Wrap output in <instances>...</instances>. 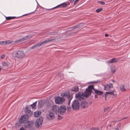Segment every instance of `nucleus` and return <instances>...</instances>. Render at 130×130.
I'll return each instance as SVG.
<instances>
[{
  "instance_id": "nucleus-5",
  "label": "nucleus",
  "mask_w": 130,
  "mask_h": 130,
  "mask_svg": "<svg viewBox=\"0 0 130 130\" xmlns=\"http://www.w3.org/2000/svg\"><path fill=\"white\" fill-rule=\"evenodd\" d=\"M79 101L78 100H75L73 102L72 107L73 110H76L79 108Z\"/></svg>"
},
{
  "instance_id": "nucleus-29",
  "label": "nucleus",
  "mask_w": 130,
  "mask_h": 130,
  "mask_svg": "<svg viewBox=\"0 0 130 130\" xmlns=\"http://www.w3.org/2000/svg\"><path fill=\"white\" fill-rule=\"evenodd\" d=\"M102 10L103 9L102 8H99L96 10V12L97 13H99L102 11Z\"/></svg>"
},
{
  "instance_id": "nucleus-21",
  "label": "nucleus",
  "mask_w": 130,
  "mask_h": 130,
  "mask_svg": "<svg viewBox=\"0 0 130 130\" xmlns=\"http://www.w3.org/2000/svg\"><path fill=\"white\" fill-rule=\"evenodd\" d=\"M120 88L121 91L123 92H124L126 91V89L125 88L124 86L123 85H121L120 86Z\"/></svg>"
},
{
  "instance_id": "nucleus-35",
  "label": "nucleus",
  "mask_w": 130,
  "mask_h": 130,
  "mask_svg": "<svg viewBox=\"0 0 130 130\" xmlns=\"http://www.w3.org/2000/svg\"><path fill=\"white\" fill-rule=\"evenodd\" d=\"M90 130H99V129L97 128H93Z\"/></svg>"
},
{
  "instance_id": "nucleus-9",
  "label": "nucleus",
  "mask_w": 130,
  "mask_h": 130,
  "mask_svg": "<svg viewBox=\"0 0 130 130\" xmlns=\"http://www.w3.org/2000/svg\"><path fill=\"white\" fill-rule=\"evenodd\" d=\"M68 6V5L67 3H63L62 4H61L59 5H58L57 6L54 7L50 9H46L48 10H52L55 9L56 8H58V7H60L61 8H64L65 7H67Z\"/></svg>"
},
{
  "instance_id": "nucleus-24",
  "label": "nucleus",
  "mask_w": 130,
  "mask_h": 130,
  "mask_svg": "<svg viewBox=\"0 0 130 130\" xmlns=\"http://www.w3.org/2000/svg\"><path fill=\"white\" fill-rule=\"evenodd\" d=\"M21 122H20L19 121V122L16 123L15 124L16 127L17 128H18L20 126H21Z\"/></svg>"
},
{
  "instance_id": "nucleus-3",
  "label": "nucleus",
  "mask_w": 130,
  "mask_h": 130,
  "mask_svg": "<svg viewBox=\"0 0 130 130\" xmlns=\"http://www.w3.org/2000/svg\"><path fill=\"white\" fill-rule=\"evenodd\" d=\"M13 55L14 57L21 59L23 58L25 56L24 53L23 52L19 51L13 53Z\"/></svg>"
},
{
  "instance_id": "nucleus-33",
  "label": "nucleus",
  "mask_w": 130,
  "mask_h": 130,
  "mask_svg": "<svg viewBox=\"0 0 130 130\" xmlns=\"http://www.w3.org/2000/svg\"><path fill=\"white\" fill-rule=\"evenodd\" d=\"M37 48V47L36 45H34L32 46L31 47V48L32 49H34Z\"/></svg>"
},
{
  "instance_id": "nucleus-8",
  "label": "nucleus",
  "mask_w": 130,
  "mask_h": 130,
  "mask_svg": "<svg viewBox=\"0 0 130 130\" xmlns=\"http://www.w3.org/2000/svg\"><path fill=\"white\" fill-rule=\"evenodd\" d=\"M28 115L22 116L19 120L20 122L23 123L28 122Z\"/></svg>"
},
{
  "instance_id": "nucleus-4",
  "label": "nucleus",
  "mask_w": 130,
  "mask_h": 130,
  "mask_svg": "<svg viewBox=\"0 0 130 130\" xmlns=\"http://www.w3.org/2000/svg\"><path fill=\"white\" fill-rule=\"evenodd\" d=\"M43 118L40 117L39 119H37L35 121V124L36 128H41L42 126L43 123Z\"/></svg>"
},
{
  "instance_id": "nucleus-12",
  "label": "nucleus",
  "mask_w": 130,
  "mask_h": 130,
  "mask_svg": "<svg viewBox=\"0 0 130 130\" xmlns=\"http://www.w3.org/2000/svg\"><path fill=\"white\" fill-rule=\"evenodd\" d=\"M55 117L54 113L53 112H50L48 115L47 116V118L50 120H52L54 119Z\"/></svg>"
},
{
  "instance_id": "nucleus-17",
  "label": "nucleus",
  "mask_w": 130,
  "mask_h": 130,
  "mask_svg": "<svg viewBox=\"0 0 130 130\" xmlns=\"http://www.w3.org/2000/svg\"><path fill=\"white\" fill-rule=\"evenodd\" d=\"M118 61V59L116 58H114L112 59L111 60H110L109 61H108L107 62L108 63H113L114 62H116Z\"/></svg>"
},
{
  "instance_id": "nucleus-18",
  "label": "nucleus",
  "mask_w": 130,
  "mask_h": 130,
  "mask_svg": "<svg viewBox=\"0 0 130 130\" xmlns=\"http://www.w3.org/2000/svg\"><path fill=\"white\" fill-rule=\"evenodd\" d=\"M41 112L40 111H36L34 112V115L35 117H38L41 114Z\"/></svg>"
},
{
  "instance_id": "nucleus-48",
  "label": "nucleus",
  "mask_w": 130,
  "mask_h": 130,
  "mask_svg": "<svg viewBox=\"0 0 130 130\" xmlns=\"http://www.w3.org/2000/svg\"><path fill=\"white\" fill-rule=\"evenodd\" d=\"M112 81L113 82H115V81L114 80H112Z\"/></svg>"
},
{
  "instance_id": "nucleus-28",
  "label": "nucleus",
  "mask_w": 130,
  "mask_h": 130,
  "mask_svg": "<svg viewBox=\"0 0 130 130\" xmlns=\"http://www.w3.org/2000/svg\"><path fill=\"white\" fill-rule=\"evenodd\" d=\"M2 64L3 66L7 67L8 66V64L7 62H3L2 63Z\"/></svg>"
},
{
  "instance_id": "nucleus-53",
  "label": "nucleus",
  "mask_w": 130,
  "mask_h": 130,
  "mask_svg": "<svg viewBox=\"0 0 130 130\" xmlns=\"http://www.w3.org/2000/svg\"><path fill=\"white\" fill-rule=\"evenodd\" d=\"M78 32V31H77V32H75V33H76V32Z\"/></svg>"
},
{
  "instance_id": "nucleus-10",
  "label": "nucleus",
  "mask_w": 130,
  "mask_h": 130,
  "mask_svg": "<svg viewBox=\"0 0 130 130\" xmlns=\"http://www.w3.org/2000/svg\"><path fill=\"white\" fill-rule=\"evenodd\" d=\"M103 86L104 87V90H108L110 88H112L113 87L112 84L110 83L109 84H107L106 85H103Z\"/></svg>"
},
{
  "instance_id": "nucleus-52",
  "label": "nucleus",
  "mask_w": 130,
  "mask_h": 130,
  "mask_svg": "<svg viewBox=\"0 0 130 130\" xmlns=\"http://www.w3.org/2000/svg\"><path fill=\"white\" fill-rule=\"evenodd\" d=\"M113 122H116V121H113Z\"/></svg>"
},
{
  "instance_id": "nucleus-11",
  "label": "nucleus",
  "mask_w": 130,
  "mask_h": 130,
  "mask_svg": "<svg viewBox=\"0 0 130 130\" xmlns=\"http://www.w3.org/2000/svg\"><path fill=\"white\" fill-rule=\"evenodd\" d=\"M29 37V36L27 35V36L24 37L22 39L15 41V42H16V43H19L23 42L25 40L27 39Z\"/></svg>"
},
{
  "instance_id": "nucleus-15",
  "label": "nucleus",
  "mask_w": 130,
  "mask_h": 130,
  "mask_svg": "<svg viewBox=\"0 0 130 130\" xmlns=\"http://www.w3.org/2000/svg\"><path fill=\"white\" fill-rule=\"evenodd\" d=\"M59 107L57 105H55L52 107V110L53 111L56 113H58Z\"/></svg>"
},
{
  "instance_id": "nucleus-13",
  "label": "nucleus",
  "mask_w": 130,
  "mask_h": 130,
  "mask_svg": "<svg viewBox=\"0 0 130 130\" xmlns=\"http://www.w3.org/2000/svg\"><path fill=\"white\" fill-rule=\"evenodd\" d=\"M29 14V13H28L23 15L21 17H6V19L7 20H11L14 19H18L22 17H23L26 15H27Z\"/></svg>"
},
{
  "instance_id": "nucleus-50",
  "label": "nucleus",
  "mask_w": 130,
  "mask_h": 130,
  "mask_svg": "<svg viewBox=\"0 0 130 130\" xmlns=\"http://www.w3.org/2000/svg\"><path fill=\"white\" fill-rule=\"evenodd\" d=\"M106 109H105L104 110V111H105V110H106Z\"/></svg>"
},
{
  "instance_id": "nucleus-39",
  "label": "nucleus",
  "mask_w": 130,
  "mask_h": 130,
  "mask_svg": "<svg viewBox=\"0 0 130 130\" xmlns=\"http://www.w3.org/2000/svg\"><path fill=\"white\" fill-rule=\"evenodd\" d=\"M72 28V29H74L76 28H78L77 26V25L73 27Z\"/></svg>"
},
{
  "instance_id": "nucleus-7",
  "label": "nucleus",
  "mask_w": 130,
  "mask_h": 130,
  "mask_svg": "<svg viewBox=\"0 0 130 130\" xmlns=\"http://www.w3.org/2000/svg\"><path fill=\"white\" fill-rule=\"evenodd\" d=\"M66 110L65 106L64 105L61 106L59 107L58 113L61 115H63L65 113Z\"/></svg>"
},
{
  "instance_id": "nucleus-36",
  "label": "nucleus",
  "mask_w": 130,
  "mask_h": 130,
  "mask_svg": "<svg viewBox=\"0 0 130 130\" xmlns=\"http://www.w3.org/2000/svg\"><path fill=\"white\" fill-rule=\"evenodd\" d=\"M5 54H3L1 56V59H3L5 57Z\"/></svg>"
},
{
  "instance_id": "nucleus-23",
  "label": "nucleus",
  "mask_w": 130,
  "mask_h": 130,
  "mask_svg": "<svg viewBox=\"0 0 130 130\" xmlns=\"http://www.w3.org/2000/svg\"><path fill=\"white\" fill-rule=\"evenodd\" d=\"M43 105V103L41 101H39L38 102V106L39 107L41 108Z\"/></svg>"
},
{
  "instance_id": "nucleus-47",
  "label": "nucleus",
  "mask_w": 130,
  "mask_h": 130,
  "mask_svg": "<svg viewBox=\"0 0 130 130\" xmlns=\"http://www.w3.org/2000/svg\"><path fill=\"white\" fill-rule=\"evenodd\" d=\"M95 98H98L97 95L96 94L95 95Z\"/></svg>"
},
{
  "instance_id": "nucleus-16",
  "label": "nucleus",
  "mask_w": 130,
  "mask_h": 130,
  "mask_svg": "<svg viewBox=\"0 0 130 130\" xmlns=\"http://www.w3.org/2000/svg\"><path fill=\"white\" fill-rule=\"evenodd\" d=\"M88 106V103L86 101H83L82 102L80 105L81 108H84Z\"/></svg>"
},
{
  "instance_id": "nucleus-1",
  "label": "nucleus",
  "mask_w": 130,
  "mask_h": 130,
  "mask_svg": "<svg viewBox=\"0 0 130 130\" xmlns=\"http://www.w3.org/2000/svg\"><path fill=\"white\" fill-rule=\"evenodd\" d=\"M94 91L95 93L99 95H101L103 93V92L99 91L98 90L95 89L94 86L93 85L89 86L87 88L84 92H80L77 93L75 95V97L77 99L81 101L84 99H86L91 94L93 93L94 94L93 91L92 90Z\"/></svg>"
},
{
  "instance_id": "nucleus-41",
  "label": "nucleus",
  "mask_w": 130,
  "mask_h": 130,
  "mask_svg": "<svg viewBox=\"0 0 130 130\" xmlns=\"http://www.w3.org/2000/svg\"><path fill=\"white\" fill-rule=\"evenodd\" d=\"M62 118V117L60 116V115H58V119H59L60 120Z\"/></svg>"
},
{
  "instance_id": "nucleus-34",
  "label": "nucleus",
  "mask_w": 130,
  "mask_h": 130,
  "mask_svg": "<svg viewBox=\"0 0 130 130\" xmlns=\"http://www.w3.org/2000/svg\"><path fill=\"white\" fill-rule=\"evenodd\" d=\"M98 2V3H100L102 5H104L105 4V2H103L99 1Z\"/></svg>"
},
{
  "instance_id": "nucleus-26",
  "label": "nucleus",
  "mask_w": 130,
  "mask_h": 130,
  "mask_svg": "<svg viewBox=\"0 0 130 130\" xmlns=\"http://www.w3.org/2000/svg\"><path fill=\"white\" fill-rule=\"evenodd\" d=\"M37 103V101H36L35 103H33L32 104L30 105V106L32 107V109H34V107L36 106V105Z\"/></svg>"
},
{
  "instance_id": "nucleus-55",
  "label": "nucleus",
  "mask_w": 130,
  "mask_h": 130,
  "mask_svg": "<svg viewBox=\"0 0 130 130\" xmlns=\"http://www.w3.org/2000/svg\"><path fill=\"white\" fill-rule=\"evenodd\" d=\"M78 0L79 1V0Z\"/></svg>"
},
{
  "instance_id": "nucleus-42",
  "label": "nucleus",
  "mask_w": 130,
  "mask_h": 130,
  "mask_svg": "<svg viewBox=\"0 0 130 130\" xmlns=\"http://www.w3.org/2000/svg\"><path fill=\"white\" fill-rule=\"evenodd\" d=\"M35 41L34 40H31L30 41V43H35Z\"/></svg>"
},
{
  "instance_id": "nucleus-44",
  "label": "nucleus",
  "mask_w": 130,
  "mask_h": 130,
  "mask_svg": "<svg viewBox=\"0 0 130 130\" xmlns=\"http://www.w3.org/2000/svg\"><path fill=\"white\" fill-rule=\"evenodd\" d=\"M20 130H26L24 129L23 127H22L20 128Z\"/></svg>"
},
{
  "instance_id": "nucleus-30",
  "label": "nucleus",
  "mask_w": 130,
  "mask_h": 130,
  "mask_svg": "<svg viewBox=\"0 0 130 130\" xmlns=\"http://www.w3.org/2000/svg\"><path fill=\"white\" fill-rule=\"evenodd\" d=\"M0 45H5V41H0Z\"/></svg>"
},
{
  "instance_id": "nucleus-14",
  "label": "nucleus",
  "mask_w": 130,
  "mask_h": 130,
  "mask_svg": "<svg viewBox=\"0 0 130 130\" xmlns=\"http://www.w3.org/2000/svg\"><path fill=\"white\" fill-rule=\"evenodd\" d=\"M55 39H47L40 43L41 46L42 45L44 44L45 43H46L48 42H52L53 41H55Z\"/></svg>"
},
{
  "instance_id": "nucleus-31",
  "label": "nucleus",
  "mask_w": 130,
  "mask_h": 130,
  "mask_svg": "<svg viewBox=\"0 0 130 130\" xmlns=\"http://www.w3.org/2000/svg\"><path fill=\"white\" fill-rule=\"evenodd\" d=\"M83 24L82 23H79L78 25H77V28H79L83 26Z\"/></svg>"
},
{
  "instance_id": "nucleus-40",
  "label": "nucleus",
  "mask_w": 130,
  "mask_h": 130,
  "mask_svg": "<svg viewBox=\"0 0 130 130\" xmlns=\"http://www.w3.org/2000/svg\"><path fill=\"white\" fill-rule=\"evenodd\" d=\"M36 45L37 47H39L41 46V45H40V43H39L38 44H36Z\"/></svg>"
},
{
  "instance_id": "nucleus-19",
  "label": "nucleus",
  "mask_w": 130,
  "mask_h": 130,
  "mask_svg": "<svg viewBox=\"0 0 130 130\" xmlns=\"http://www.w3.org/2000/svg\"><path fill=\"white\" fill-rule=\"evenodd\" d=\"M15 43H16L15 41H11L10 40H8L6 41H5V45H9L10 44H13Z\"/></svg>"
},
{
  "instance_id": "nucleus-43",
  "label": "nucleus",
  "mask_w": 130,
  "mask_h": 130,
  "mask_svg": "<svg viewBox=\"0 0 130 130\" xmlns=\"http://www.w3.org/2000/svg\"><path fill=\"white\" fill-rule=\"evenodd\" d=\"M107 94H104L105 97V100H106V97H107Z\"/></svg>"
},
{
  "instance_id": "nucleus-25",
  "label": "nucleus",
  "mask_w": 130,
  "mask_h": 130,
  "mask_svg": "<svg viewBox=\"0 0 130 130\" xmlns=\"http://www.w3.org/2000/svg\"><path fill=\"white\" fill-rule=\"evenodd\" d=\"M57 33L56 32H49L48 33V35H56L57 34Z\"/></svg>"
},
{
  "instance_id": "nucleus-37",
  "label": "nucleus",
  "mask_w": 130,
  "mask_h": 130,
  "mask_svg": "<svg viewBox=\"0 0 130 130\" xmlns=\"http://www.w3.org/2000/svg\"><path fill=\"white\" fill-rule=\"evenodd\" d=\"M100 83V82L99 80H98V81H96L93 82H92V83H94V84L97 83Z\"/></svg>"
},
{
  "instance_id": "nucleus-45",
  "label": "nucleus",
  "mask_w": 130,
  "mask_h": 130,
  "mask_svg": "<svg viewBox=\"0 0 130 130\" xmlns=\"http://www.w3.org/2000/svg\"><path fill=\"white\" fill-rule=\"evenodd\" d=\"M105 36L106 37H108V35L107 34H106L105 35Z\"/></svg>"
},
{
  "instance_id": "nucleus-49",
  "label": "nucleus",
  "mask_w": 130,
  "mask_h": 130,
  "mask_svg": "<svg viewBox=\"0 0 130 130\" xmlns=\"http://www.w3.org/2000/svg\"><path fill=\"white\" fill-rule=\"evenodd\" d=\"M108 126H109V127H110L111 126V125L110 124V125H108Z\"/></svg>"
},
{
  "instance_id": "nucleus-22",
  "label": "nucleus",
  "mask_w": 130,
  "mask_h": 130,
  "mask_svg": "<svg viewBox=\"0 0 130 130\" xmlns=\"http://www.w3.org/2000/svg\"><path fill=\"white\" fill-rule=\"evenodd\" d=\"M25 111L26 113H30V112H31V111L28 108V107L26 106L25 107Z\"/></svg>"
},
{
  "instance_id": "nucleus-20",
  "label": "nucleus",
  "mask_w": 130,
  "mask_h": 130,
  "mask_svg": "<svg viewBox=\"0 0 130 130\" xmlns=\"http://www.w3.org/2000/svg\"><path fill=\"white\" fill-rule=\"evenodd\" d=\"M79 88L77 86H75L71 90H72L75 92H77L78 91Z\"/></svg>"
},
{
  "instance_id": "nucleus-38",
  "label": "nucleus",
  "mask_w": 130,
  "mask_h": 130,
  "mask_svg": "<svg viewBox=\"0 0 130 130\" xmlns=\"http://www.w3.org/2000/svg\"><path fill=\"white\" fill-rule=\"evenodd\" d=\"M79 1L78 0H76L74 3V5H75L78 3Z\"/></svg>"
},
{
  "instance_id": "nucleus-2",
  "label": "nucleus",
  "mask_w": 130,
  "mask_h": 130,
  "mask_svg": "<svg viewBox=\"0 0 130 130\" xmlns=\"http://www.w3.org/2000/svg\"><path fill=\"white\" fill-rule=\"evenodd\" d=\"M61 97H66V98L68 100L69 106H68L67 109L68 110H69V109L71 108L69 105L71 102V101L73 98V95L70 94L69 92L68 91L61 93Z\"/></svg>"
},
{
  "instance_id": "nucleus-6",
  "label": "nucleus",
  "mask_w": 130,
  "mask_h": 130,
  "mask_svg": "<svg viewBox=\"0 0 130 130\" xmlns=\"http://www.w3.org/2000/svg\"><path fill=\"white\" fill-rule=\"evenodd\" d=\"M62 97L61 98L60 96L56 97L55 99L56 103L58 104H61L63 103L65 101L64 98H66V97Z\"/></svg>"
},
{
  "instance_id": "nucleus-32",
  "label": "nucleus",
  "mask_w": 130,
  "mask_h": 130,
  "mask_svg": "<svg viewBox=\"0 0 130 130\" xmlns=\"http://www.w3.org/2000/svg\"><path fill=\"white\" fill-rule=\"evenodd\" d=\"M83 24L82 23H79L78 25H77V28H79L83 26Z\"/></svg>"
},
{
  "instance_id": "nucleus-27",
  "label": "nucleus",
  "mask_w": 130,
  "mask_h": 130,
  "mask_svg": "<svg viewBox=\"0 0 130 130\" xmlns=\"http://www.w3.org/2000/svg\"><path fill=\"white\" fill-rule=\"evenodd\" d=\"M114 92V91H111L110 92H106V94H110L111 95H113L114 96H115V95L113 94Z\"/></svg>"
},
{
  "instance_id": "nucleus-51",
  "label": "nucleus",
  "mask_w": 130,
  "mask_h": 130,
  "mask_svg": "<svg viewBox=\"0 0 130 130\" xmlns=\"http://www.w3.org/2000/svg\"><path fill=\"white\" fill-rule=\"evenodd\" d=\"M113 73H114V71H113Z\"/></svg>"
},
{
  "instance_id": "nucleus-54",
  "label": "nucleus",
  "mask_w": 130,
  "mask_h": 130,
  "mask_svg": "<svg viewBox=\"0 0 130 130\" xmlns=\"http://www.w3.org/2000/svg\"><path fill=\"white\" fill-rule=\"evenodd\" d=\"M125 118H124V119H125Z\"/></svg>"
},
{
  "instance_id": "nucleus-46",
  "label": "nucleus",
  "mask_w": 130,
  "mask_h": 130,
  "mask_svg": "<svg viewBox=\"0 0 130 130\" xmlns=\"http://www.w3.org/2000/svg\"><path fill=\"white\" fill-rule=\"evenodd\" d=\"M74 1V0H70V1L71 3H72Z\"/></svg>"
}]
</instances>
